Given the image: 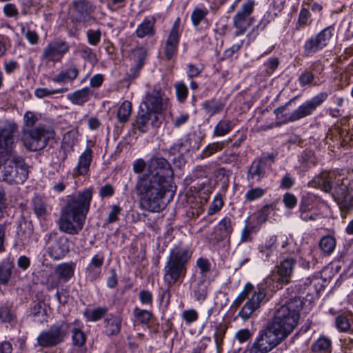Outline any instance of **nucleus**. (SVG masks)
Returning <instances> with one entry per match:
<instances>
[{
  "instance_id": "1",
  "label": "nucleus",
  "mask_w": 353,
  "mask_h": 353,
  "mask_svg": "<svg viewBox=\"0 0 353 353\" xmlns=\"http://www.w3.org/2000/svg\"><path fill=\"white\" fill-rule=\"evenodd\" d=\"M300 290L301 288L296 285L287 289L289 297L276 305L272 320L259 330L254 341L247 347L248 353H270L293 331L298 323L303 304V299L298 295Z\"/></svg>"
},
{
  "instance_id": "2",
  "label": "nucleus",
  "mask_w": 353,
  "mask_h": 353,
  "mask_svg": "<svg viewBox=\"0 0 353 353\" xmlns=\"http://www.w3.org/2000/svg\"><path fill=\"white\" fill-rule=\"evenodd\" d=\"M172 174L169 162L164 158L157 157L151 159L148 172L139 176L137 192L148 210L159 212L164 208L163 199L165 192L169 190V179Z\"/></svg>"
},
{
  "instance_id": "3",
  "label": "nucleus",
  "mask_w": 353,
  "mask_h": 353,
  "mask_svg": "<svg viewBox=\"0 0 353 353\" xmlns=\"http://www.w3.org/2000/svg\"><path fill=\"white\" fill-rule=\"evenodd\" d=\"M17 127L9 123L0 128V181L10 184L23 183L28 177L23 159L14 155Z\"/></svg>"
},
{
  "instance_id": "4",
  "label": "nucleus",
  "mask_w": 353,
  "mask_h": 353,
  "mask_svg": "<svg viewBox=\"0 0 353 353\" xmlns=\"http://www.w3.org/2000/svg\"><path fill=\"white\" fill-rule=\"evenodd\" d=\"M92 193V189L88 188L67 198L58 222L61 232L74 235L81 231L90 210Z\"/></svg>"
},
{
  "instance_id": "5",
  "label": "nucleus",
  "mask_w": 353,
  "mask_h": 353,
  "mask_svg": "<svg viewBox=\"0 0 353 353\" xmlns=\"http://www.w3.org/2000/svg\"><path fill=\"white\" fill-rule=\"evenodd\" d=\"M189 248L175 245L170 252L163 268V280L168 288L176 283H181L187 272L186 265L192 257Z\"/></svg>"
},
{
  "instance_id": "6",
  "label": "nucleus",
  "mask_w": 353,
  "mask_h": 353,
  "mask_svg": "<svg viewBox=\"0 0 353 353\" xmlns=\"http://www.w3.org/2000/svg\"><path fill=\"white\" fill-rule=\"evenodd\" d=\"M170 105L169 99L164 97L161 90L154 89L151 92L145 94V97L140 105L137 117V126L141 132L148 131V123L151 115L154 114L152 125H157V114H161L166 111Z\"/></svg>"
},
{
  "instance_id": "7",
  "label": "nucleus",
  "mask_w": 353,
  "mask_h": 353,
  "mask_svg": "<svg viewBox=\"0 0 353 353\" xmlns=\"http://www.w3.org/2000/svg\"><path fill=\"white\" fill-rule=\"evenodd\" d=\"M328 94L327 92H320L304 102L291 114L287 112V108L290 104V101H289L285 105L280 106L274 110L276 118L285 123L300 120L311 115L317 107L320 106L326 100Z\"/></svg>"
},
{
  "instance_id": "8",
  "label": "nucleus",
  "mask_w": 353,
  "mask_h": 353,
  "mask_svg": "<svg viewBox=\"0 0 353 353\" xmlns=\"http://www.w3.org/2000/svg\"><path fill=\"white\" fill-rule=\"evenodd\" d=\"M69 323L61 321L42 331L37 336V345L41 347H52L63 343L68 334Z\"/></svg>"
},
{
  "instance_id": "9",
  "label": "nucleus",
  "mask_w": 353,
  "mask_h": 353,
  "mask_svg": "<svg viewBox=\"0 0 353 353\" xmlns=\"http://www.w3.org/2000/svg\"><path fill=\"white\" fill-rule=\"evenodd\" d=\"M52 137V130L39 126L30 130H23L22 141L28 150L37 151L43 149Z\"/></svg>"
},
{
  "instance_id": "10",
  "label": "nucleus",
  "mask_w": 353,
  "mask_h": 353,
  "mask_svg": "<svg viewBox=\"0 0 353 353\" xmlns=\"http://www.w3.org/2000/svg\"><path fill=\"white\" fill-rule=\"evenodd\" d=\"M296 260L293 258H288L281 261L276 267V270L266 278L265 284L270 285L272 283V290L281 288L283 285L290 282Z\"/></svg>"
},
{
  "instance_id": "11",
  "label": "nucleus",
  "mask_w": 353,
  "mask_h": 353,
  "mask_svg": "<svg viewBox=\"0 0 353 353\" xmlns=\"http://www.w3.org/2000/svg\"><path fill=\"white\" fill-rule=\"evenodd\" d=\"M334 28L328 26L314 37L307 39L303 46V54L305 57L310 56L324 48L333 37Z\"/></svg>"
},
{
  "instance_id": "12",
  "label": "nucleus",
  "mask_w": 353,
  "mask_h": 353,
  "mask_svg": "<svg viewBox=\"0 0 353 353\" xmlns=\"http://www.w3.org/2000/svg\"><path fill=\"white\" fill-rule=\"evenodd\" d=\"M255 5L254 0H246L242 4L241 9L233 17V26L236 28L234 37H236L245 33L251 25V19L248 17L252 13Z\"/></svg>"
},
{
  "instance_id": "13",
  "label": "nucleus",
  "mask_w": 353,
  "mask_h": 353,
  "mask_svg": "<svg viewBox=\"0 0 353 353\" xmlns=\"http://www.w3.org/2000/svg\"><path fill=\"white\" fill-rule=\"evenodd\" d=\"M70 50L69 43L61 39L50 42L43 50L41 60L49 62H59Z\"/></svg>"
},
{
  "instance_id": "14",
  "label": "nucleus",
  "mask_w": 353,
  "mask_h": 353,
  "mask_svg": "<svg viewBox=\"0 0 353 353\" xmlns=\"http://www.w3.org/2000/svg\"><path fill=\"white\" fill-rule=\"evenodd\" d=\"M265 297L266 291L265 287L262 284L259 285L251 298L239 312L238 316L241 317L244 321L249 319L252 314L265 302Z\"/></svg>"
},
{
  "instance_id": "15",
  "label": "nucleus",
  "mask_w": 353,
  "mask_h": 353,
  "mask_svg": "<svg viewBox=\"0 0 353 353\" xmlns=\"http://www.w3.org/2000/svg\"><path fill=\"white\" fill-rule=\"evenodd\" d=\"M95 7L88 0H73L70 5L72 21L90 22Z\"/></svg>"
},
{
  "instance_id": "16",
  "label": "nucleus",
  "mask_w": 353,
  "mask_h": 353,
  "mask_svg": "<svg viewBox=\"0 0 353 353\" xmlns=\"http://www.w3.org/2000/svg\"><path fill=\"white\" fill-rule=\"evenodd\" d=\"M180 18H176L165 43L163 54L167 60H171L176 54L180 38Z\"/></svg>"
},
{
  "instance_id": "17",
  "label": "nucleus",
  "mask_w": 353,
  "mask_h": 353,
  "mask_svg": "<svg viewBox=\"0 0 353 353\" xmlns=\"http://www.w3.org/2000/svg\"><path fill=\"white\" fill-rule=\"evenodd\" d=\"M232 232V219L228 216H225L214 228V231L210 237V242L212 244H217L224 240H229Z\"/></svg>"
},
{
  "instance_id": "18",
  "label": "nucleus",
  "mask_w": 353,
  "mask_h": 353,
  "mask_svg": "<svg viewBox=\"0 0 353 353\" xmlns=\"http://www.w3.org/2000/svg\"><path fill=\"white\" fill-rule=\"evenodd\" d=\"M268 159L261 158L252 162L248 173V180L251 185L259 182L265 177L267 169Z\"/></svg>"
},
{
  "instance_id": "19",
  "label": "nucleus",
  "mask_w": 353,
  "mask_h": 353,
  "mask_svg": "<svg viewBox=\"0 0 353 353\" xmlns=\"http://www.w3.org/2000/svg\"><path fill=\"white\" fill-rule=\"evenodd\" d=\"M335 174L334 172H323L320 174L314 176L309 182V185L312 188H319L325 192H330L334 183Z\"/></svg>"
},
{
  "instance_id": "20",
  "label": "nucleus",
  "mask_w": 353,
  "mask_h": 353,
  "mask_svg": "<svg viewBox=\"0 0 353 353\" xmlns=\"http://www.w3.org/2000/svg\"><path fill=\"white\" fill-rule=\"evenodd\" d=\"M69 251V239L65 236H61L57 238L48 248L50 256L56 260L63 258Z\"/></svg>"
},
{
  "instance_id": "21",
  "label": "nucleus",
  "mask_w": 353,
  "mask_h": 353,
  "mask_svg": "<svg viewBox=\"0 0 353 353\" xmlns=\"http://www.w3.org/2000/svg\"><path fill=\"white\" fill-rule=\"evenodd\" d=\"M92 160V150L88 148L80 155L78 163L73 170V174L76 176L86 175L89 172Z\"/></svg>"
},
{
  "instance_id": "22",
  "label": "nucleus",
  "mask_w": 353,
  "mask_h": 353,
  "mask_svg": "<svg viewBox=\"0 0 353 353\" xmlns=\"http://www.w3.org/2000/svg\"><path fill=\"white\" fill-rule=\"evenodd\" d=\"M70 328L72 333V344L77 347H82L85 345L86 341V336L83 332V323L81 321L76 319L72 323H69Z\"/></svg>"
},
{
  "instance_id": "23",
  "label": "nucleus",
  "mask_w": 353,
  "mask_h": 353,
  "mask_svg": "<svg viewBox=\"0 0 353 353\" xmlns=\"http://www.w3.org/2000/svg\"><path fill=\"white\" fill-rule=\"evenodd\" d=\"M93 94V90L88 87H85L68 94L67 98L72 103L82 106L90 101Z\"/></svg>"
},
{
  "instance_id": "24",
  "label": "nucleus",
  "mask_w": 353,
  "mask_h": 353,
  "mask_svg": "<svg viewBox=\"0 0 353 353\" xmlns=\"http://www.w3.org/2000/svg\"><path fill=\"white\" fill-rule=\"evenodd\" d=\"M79 74L78 67L74 65H70L68 68L61 70L57 75L52 78L54 83H61L73 81L75 80Z\"/></svg>"
},
{
  "instance_id": "25",
  "label": "nucleus",
  "mask_w": 353,
  "mask_h": 353,
  "mask_svg": "<svg viewBox=\"0 0 353 353\" xmlns=\"http://www.w3.org/2000/svg\"><path fill=\"white\" fill-rule=\"evenodd\" d=\"M155 19L153 17H145L136 30L137 36L139 38L152 37L155 34Z\"/></svg>"
},
{
  "instance_id": "26",
  "label": "nucleus",
  "mask_w": 353,
  "mask_h": 353,
  "mask_svg": "<svg viewBox=\"0 0 353 353\" xmlns=\"http://www.w3.org/2000/svg\"><path fill=\"white\" fill-rule=\"evenodd\" d=\"M75 264L74 263H63L58 265L54 274L59 276L63 283L68 282L74 275Z\"/></svg>"
},
{
  "instance_id": "27",
  "label": "nucleus",
  "mask_w": 353,
  "mask_h": 353,
  "mask_svg": "<svg viewBox=\"0 0 353 353\" xmlns=\"http://www.w3.org/2000/svg\"><path fill=\"white\" fill-rule=\"evenodd\" d=\"M17 321L16 310L8 304L0 306V322L2 323H8L10 325L15 324Z\"/></svg>"
},
{
  "instance_id": "28",
  "label": "nucleus",
  "mask_w": 353,
  "mask_h": 353,
  "mask_svg": "<svg viewBox=\"0 0 353 353\" xmlns=\"http://www.w3.org/2000/svg\"><path fill=\"white\" fill-rule=\"evenodd\" d=\"M193 293L195 299L200 303L205 301L207 296V284L205 278H200L193 285Z\"/></svg>"
},
{
  "instance_id": "29",
  "label": "nucleus",
  "mask_w": 353,
  "mask_h": 353,
  "mask_svg": "<svg viewBox=\"0 0 353 353\" xmlns=\"http://www.w3.org/2000/svg\"><path fill=\"white\" fill-rule=\"evenodd\" d=\"M259 230V227L254 225L250 218L245 220V225L241 230L240 243H248L252 241V233Z\"/></svg>"
},
{
  "instance_id": "30",
  "label": "nucleus",
  "mask_w": 353,
  "mask_h": 353,
  "mask_svg": "<svg viewBox=\"0 0 353 353\" xmlns=\"http://www.w3.org/2000/svg\"><path fill=\"white\" fill-rule=\"evenodd\" d=\"M234 125L231 120L221 119L214 126L213 137H223L230 133Z\"/></svg>"
},
{
  "instance_id": "31",
  "label": "nucleus",
  "mask_w": 353,
  "mask_h": 353,
  "mask_svg": "<svg viewBox=\"0 0 353 353\" xmlns=\"http://www.w3.org/2000/svg\"><path fill=\"white\" fill-rule=\"evenodd\" d=\"M202 106L210 116L220 113L224 108V104L220 100L216 99L204 101Z\"/></svg>"
},
{
  "instance_id": "32",
  "label": "nucleus",
  "mask_w": 353,
  "mask_h": 353,
  "mask_svg": "<svg viewBox=\"0 0 353 353\" xmlns=\"http://www.w3.org/2000/svg\"><path fill=\"white\" fill-rule=\"evenodd\" d=\"M105 333L108 335H115L120 332L121 322L116 316H111L105 321Z\"/></svg>"
},
{
  "instance_id": "33",
  "label": "nucleus",
  "mask_w": 353,
  "mask_h": 353,
  "mask_svg": "<svg viewBox=\"0 0 353 353\" xmlns=\"http://www.w3.org/2000/svg\"><path fill=\"white\" fill-rule=\"evenodd\" d=\"M319 246L324 254L329 255L335 249L336 240L330 235L324 236L320 239Z\"/></svg>"
},
{
  "instance_id": "34",
  "label": "nucleus",
  "mask_w": 353,
  "mask_h": 353,
  "mask_svg": "<svg viewBox=\"0 0 353 353\" xmlns=\"http://www.w3.org/2000/svg\"><path fill=\"white\" fill-rule=\"evenodd\" d=\"M132 103L129 101H123L119 107L117 113V117L119 123H125L132 112Z\"/></svg>"
},
{
  "instance_id": "35",
  "label": "nucleus",
  "mask_w": 353,
  "mask_h": 353,
  "mask_svg": "<svg viewBox=\"0 0 353 353\" xmlns=\"http://www.w3.org/2000/svg\"><path fill=\"white\" fill-rule=\"evenodd\" d=\"M315 353H331V341L326 337H321L312 346Z\"/></svg>"
},
{
  "instance_id": "36",
  "label": "nucleus",
  "mask_w": 353,
  "mask_h": 353,
  "mask_svg": "<svg viewBox=\"0 0 353 353\" xmlns=\"http://www.w3.org/2000/svg\"><path fill=\"white\" fill-rule=\"evenodd\" d=\"M152 316L149 310H141L138 307L134 309V322L139 324H148Z\"/></svg>"
},
{
  "instance_id": "37",
  "label": "nucleus",
  "mask_w": 353,
  "mask_h": 353,
  "mask_svg": "<svg viewBox=\"0 0 353 353\" xmlns=\"http://www.w3.org/2000/svg\"><path fill=\"white\" fill-rule=\"evenodd\" d=\"M272 211H274L272 205H265L262 207L256 214V223H254V225H258L260 228L261 225L267 221L270 214Z\"/></svg>"
},
{
  "instance_id": "38",
  "label": "nucleus",
  "mask_w": 353,
  "mask_h": 353,
  "mask_svg": "<svg viewBox=\"0 0 353 353\" xmlns=\"http://www.w3.org/2000/svg\"><path fill=\"white\" fill-rule=\"evenodd\" d=\"M224 145L225 143L222 141L210 143L201 151L199 157L202 159L208 158L213 154L221 151L223 148Z\"/></svg>"
},
{
  "instance_id": "39",
  "label": "nucleus",
  "mask_w": 353,
  "mask_h": 353,
  "mask_svg": "<svg viewBox=\"0 0 353 353\" xmlns=\"http://www.w3.org/2000/svg\"><path fill=\"white\" fill-rule=\"evenodd\" d=\"M146 50L140 47L134 50V59H137L136 70H134V79L138 76L137 70H140L144 65V60L146 57Z\"/></svg>"
},
{
  "instance_id": "40",
  "label": "nucleus",
  "mask_w": 353,
  "mask_h": 353,
  "mask_svg": "<svg viewBox=\"0 0 353 353\" xmlns=\"http://www.w3.org/2000/svg\"><path fill=\"white\" fill-rule=\"evenodd\" d=\"M310 18V13L308 9L302 8L299 14V18L297 23L296 25V28L297 30H301L302 28H304L305 26H309L311 23Z\"/></svg>"
},
{
  "instance_id": "41",
  "label": "nucleus",
  "mask_w": 353,
  "mask_h": 353,
  "mask_svg": "<svg viewBox=\"0 0 353 353\" xmlns=\"http://www.w3.org/2000/svg\"><path fill=\"white\" fill-rule=\"evenodd\" d=\"M12 265L9 263L0 265V283L7 285L12 274Z\"/></svg>"
},
{
  "instance_id": "42",
  "label": "nucleus",
  "mask_w": 353,
  "mask_h": 353,
  "mask_svg": "<svg viewBox=\"0 0 353 353\" xmlns=\"http://www.w3.org/2000/svg\"><path fill=\"white\" fill-rule=\"evenodd\" d=\"M208 10L207 8H196L194 9L191 14V21L194 27H196L199 23L205 19L208 15Z\"/></svg>"
},
{
  "instance_id": "43",
  "label": "nucleus",
  "mask_w": 353,
  "mask_h": 353,
  "mask_svg": "<svg viewBox=\"0 0 353 353\" xmlns=\"http://www.w3.org/2000/svg\"><path fill=\"white\" fill-rule=\"evenodd\" d=\"M176 90V96L179 101L184 102L188 94V89L185 83L183 81L176 82L174 84Z\"/></svg>"
},
{
  "instance_id": "44",
  "label": "nucleus",
  "mask_w": 353,
  "mask_h": 353,
  "mask_svg": "<svg viewBox=\"0 0 353 353\" xmlns=\"http://www.w3.org/2000/svg\"><path fill=\"white\" fill-rule=\"evenodd\" d=\"M68 91V88H60L57 90H50L46 88H39L34 90V95L38 98H43L54 94L65 93Z\"/></svg>"
},
{
  "instance_id": "45",
  "label": "nucleus",
  "mask_w": 353,
  "mask_h": 353,
  "mask_svg": "<svg viewBox=\"0 0 353 353\" xmlns=\"http://www.w3.org/2000/svg\"><path fill=\"white\" fill-rule=\"evenodd\" d=\"M253 285L250 283H247L243 290L239 294L237 297L234 299L233 305L235 307H239L248 297V294L252 292Z\"/></svg>"
},
{
  "instance_id": "46",
  "label": "nucleus",
  "mask_w": 353,
  "mask_h": 353,
  "mask_svg": "<svg viewBox=\"0 0 353 353\" xmlns=\"http://www.w3.org/2000/svg\"><path fill=\"white\" fill-rule=\"evenodd\" d=\"M223 205V201L222 196L220 194H218L214 197L213 201L210 203L208 210V214L212 215L218 212L222 208Z\"/></svg>"
},
{
  "instance_id": "47",
  "label": "nucleus",
  "mask_w": 353,
  "mask_h": 353,
  "mask_svg": "<svg viewBox=\"0 0 353 353\" xmlns=\"http://www.w3.org/2000/svg\"><path fill=\"white\" fill-rule=\"evenodd\" d=\"M106 312V307H97L90 312H85V316L88 321H97L101 319Z\"/></svg>"
},
{
  "instance_id": "48",
  "label": "nucleus",
  "mask_w": 353,
  "mask_h": 353,
  "mask_svg": "<svg viewBox=\"0 0 353 353\" xmlns=\"http://www.w3.org/2000/svg\"><path fill=\"white\" fill-rule=\"evenodd\" d=\"M33 210L38 216H43L46 213V206L44 201L39 197L36 196L32 200Z\"/></svg>"
},
{
  "instance_id": "49",
  "label": "nucleus",
  "mask_w": 353,
  "mask_h": 353,
  "mask_svg": "<svg viewBox=\"0 0 353 353\" xmlns=\"http://www.w3.org/2000/svg\"><path fill=\"white\" fill-rule=\"evenodd\" d=\"M265 190L261 188H254L249 190L245 194V199L248 201H252L261 198Z\"/></svg>"
},
{
  "instance_id": "50",
  "label": "nucleus",
  "mask_w": 353,
  "mask_h": 353,
  "mask_svg": "<svg viewBox=\"0 0 353 353\" xmlns=\"http://www.w3.org/2000/svg\"><path fill=\"white\" fill-rule=\"evenodd\" d=\"M88 43L92 46H97L101 41V32L100 30L90 29L86 32Z\"/></svg>"
},
{
  "instance_id": "51",
  "label": "nucleus",
  "mask_w": 353,
  "mask_h": 353,
  "mask_svg": "<svg viewBox=\"0 0 353 353\" xmlns=\"http://www.w3.org/2000/svg\"><path fill=\"white\" fill-rule=\"evenodd\" d=\"M252 336V332L249 329L245 328L238 330L235 334L234 338L239 343H243L250 341Z\"/></svg>"
},
{
  "instance_id": "52",
  "label": "nucleus",
  "mask_w": 353,
  "mask_h": 353,
  "mask_svg": "<svg viewBox=\"0 0 353 353\" xmlns=\"http://www.w3.org/2000/svg\"><path fill=\"white\" fill-rule=\"evenodd\" d=\"M336 327L342 331L345 332L350 328V323L349 319L344 316L340 315L336 319Z\"/></svg>"
},
{
  "instance_id": "53",
  "label": "nucleus",
  "mask_w": 353,
  "mask_h": 353,
  "mask_svg": "<svg viewBox=\"0 0 353 353\" xmlns=\"http://www.w3.org/2000/svg\"><path fill=\"white\" fill-rule=\"evenodd\" d=\"M196 266L199 268L201 274V278H205L206 274L210 271V264L208 259L199 258L196 261Z\"/></svg>"
},
{
  "instance_id": "54",
  "label": "nucleus",
  "mask_w": 353,
  "mask_h": 353,
  "mask_svg": "<svg viewBox=\"0 0 353 353\" xmlns=\"http://www.w3.org/2000/svg\"><path fill=\"white\" fill-rule=\"evenodd\" d=\"M63 283L62 280L59 278V276L56 275H49L46 280V288L48 290H52L59 286V285Z\"/></svg>"
},
{
  "instance_id": "55",
  "label": "nucleus",
  "mask_w": 353,
  "mask_h": 353,
  "mask_svg": "<svg viewBox=\"0 0 353 353\" xmlns=\"http://www.w3.org/2000/svg\"><path fill=\"white\" fill-rule=\"evenodd\" d=\"M198 313L194 309L184 310L182 312V318L188 324L195 322L198 319Z\"/></svg>"
},
{
  "instance_id": "56",
  "label": "nucleus",
  "mask_w": 353,
  "mask_h": 353,
  "mask_svg": "<svg viewBox=\"0 0 353 353\" xmlns=\"http://www.w3.org/2000/svg\"><path fill=\"white\" fill-rule=\"evenodd\" d=\"M314 74L310 71H304L299 77V81L301 86L310 85L314 80Z\"/></svg>"
},
{
  "instance_id": "57",
  "label": "nucleus",
  "mask_w": 353,
  "mask_h": 353,
  "mask_svg": "<svg viewBox=\"0 0 353 353\" xmlns=\"http://www.w3.org/2000/svg\"><path fill=\"white\" fill-rule=\"evenodd\" d=\"M114 192L115 190L114 187L110 183H106L101 187L99 194L101 198H109L113 196Z\"/></svg>"
},
{
  "instance_id": "58",
  "label": "nucleus",
  "mask_w": 353,
  "mask_h": 353,
  "mask_svg": "<svg viewBox=\"0 0 353 353\" xmlns=\"http://www.w3.org/2000/svg\"><path fill=\"white\" fill-rule=\"evenodd\" d=\"M139 299L143 305H151L152 303V294L148 290H141L139 293Z\"/></svg>"
},
{
  "instance_id": "59",
  "label": "nucleus",
  "mask_w": 353,
  "mask_h": 353,
  "mask_svg": "<svg viewBox=\"0 0 353 353\" xmlns=\"http://www.w3.org/2000/svg\"><path fill=\"white\" fill-rule=\"evenodd\" d=\"M245 40H241L239 42L233 44L230 48H228L224 51L223 55L225 58H230L233 56V54L239 51L241 48L243 46Z\"/></svg>"
},
{
  "instance_id": "60",
  "label": "nucleus",
  "mask_w": 353,
  "mask_h": 353,
  "mask_svg": "<svg viewBox=\"0 0 353 353\" xmlns=\"http://www.w3.org/2000/svg\"><path fill=\"white\" fill-rule=\"evenodd\" d=\"M101 274V270L92 266L88 265L86 268V277L90 281H94L99 278Z\"/></svg>"
},
{
  "instance_id": "61",
  "label": "nucleus",
  "mask_w": 353,
  "mask_h": 353,
  "mask_svg": "<svg viewBox=\"0 0 353 353\" xmlns=\"http://www.w3.org/2000/svg\"><path fill=\"white\" fill-rule=\"evenodd\" d=\"M265 65L266 66L267 73L271 74L278 68L279 60L276 57L270 58Z\"/></svg>"
},
{
  "instance_id": "62",
  "label": "nucleus",
  "mask_w": 353,
  "mask_h": 353,
  "mask_svg": "<svg viewBox=\"0 0 353 353\" xmlns=\"http://www.w3.org/2000/svg\"><path fill=\"white\" fill-rule=\"evenodd\" d=\"M23 120L26 125L31 128L37 123L38 118L34 112L28 111L24 114Z\"/></svg>"
},
{
  "instance_id": "63",
  "label": "nucleus",
  "mask_w": 353,
  "mask_h": 353,
  "mask_svg": "<svg viewBox=\"0 0 353 353\" xmlns=\"http://www.w3.org/2000/svg\"><path fill=\"white\" fill-rule=\"evenodd\" d=\"M283 203L286 208H293L297 203L296 196L290 193H285L283 196Z\"/></svg>"
},
{
  "instance_id": "64",
  "label": "nucleus",
  "mask_w": 353,
  "mask_h": 353,
  "mask_svg": "<svg viewBox=\"0 0 353 353\" xmlns=\"http://www.w3.org/2000/svg\"><path fill=\"white\" fill-rule=\"evenodd\" d=\"M202 68L197 67L194 64H188L187 65V76L189 79H193L200 74Z\"/></svg>"
}]
</instances>
